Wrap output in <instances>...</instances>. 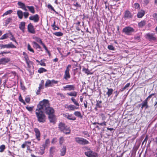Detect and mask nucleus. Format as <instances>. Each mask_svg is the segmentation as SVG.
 <instances>
[{"mask_svg":"<svg viewBox=\"0 0 157 157\" xmlns=\"http://www.w3.org/2000/svg\"><path fill=\"white\" fill-rule=\"evenodd\" d=\"M29 19L30 20L33 21L34 22H37L39 21V15L38 14H36L30 16L29 17Z\"/></svg>","mask_w":157,"mask_h":157,"instance_id":"obj_14","label":"nucleus"},{"mask_svg":"<svg viewBox=\"0 0 157 157\" xmlns=\"http://www.w3.org/2000/svg\"><path fill=\"white\" fill-rule=\"evenodd\" d=\"M13 12V10H9L8 11H7L6 12H5L3 14V16L7 15L9 14H10L12 13Z\"/></svg>","mask_w":157,"mask_h":157,"instance_id":"obj_44","label":"nucleus"},{"mask_svg":"<svg viewBox=\"0 0 157 157\" xmlns=\"http://www.w3.org/2000/svg\"><path fill=\"white\" fill-rule=\"evenodd\" d=\"M27 8L29 11L32 13H35V10L34 7L33 6H26Z\"/></svg>","mask_w":157,"mask_h":157,"instance_id":"obj_25","label":"nucleus"},{"mask_svg":"<svg viewBox=\"0 0 157 157\" xmlns=\"http://www.w3.org/2000/svg\"><path fill=\"white\" fill-rule=\"evenodd\" d=\"M32 44L34 48L37 49H41V46L36 41H33L32 42Z\"/></svg>","mask_w":157,"mask_h":157,"instance_id":"obj_20","label":"nucleus"},{"mask_svg":"<svg viewBox=\"0 0 157 157\" xmlns=\"http://www.w3.org/2000/svg\"><path fill=\"white\" fill-rule=\"evenodd\" d=\"M64 117L67 118L68 120H76V118L73 116L72 114H69L68 113H66L63 114Z\"/></svg>","mask_w":157,"mask_h":157,"instance_id":"obj_13","label":"nucleus"},{"mask_svg":"<svg viewBox=\"0 0 157 157\" xmlns=\"http://www.w3.org/2000/svg\"><path fill=\"white\" fill-rule=\"evenodd\" d=\"M108 49L111 50H115L114 47L112 45H109L108 46Z\"/></svg>","mask_w":157,"mask_h":157,"instance_id":"obj_53","label":"nucleus"},{"mask_svg":"<svg viewBox=\"0 0 157 157\" xmlns=\"http://www.w3.org/2000/svg\"><path fill=\"white\" fill-rule=\"evenodd\" d=\"M29 13L26 12H24L23 13V15H24L25 18H27L29 16Z\"/></svg>","mask_w":157,"mask_h":157,"instance_id":"obj_51","label":"nucleus"},{"mask_svg":"<svg viewBox=\"0 0 157 157\" xmlns=\"http://www.w3.org/2000/svg\"><path fill=\"white\" fill-rule=\"evenodd\" d=\"M35 113L38 121L40 123H44L46 121V116L42 109H39V107L36 109Z\"/></svg>","mask_w":157,"mask_h":157,"instance_id":"obj_2","label":"nucleus"},{"mask_svg":"<svg viewBox=\"0 0 157 157\" xmlns=\"http://www.w3.org/2000/svg\"><path fill=\"white\" fill-rule=\"evenodd\" d=\"M31 142L30 141H26L21 145V147L22 148H24L26 147H27V150L29 152L31 153L32 151V150L31 149L30 146L31 145Z\"/></svg>","mask_w":157,"mask_h":157,"instance_id":"obj_7","label":"nucleus"},{"mask_svg":"<svg viewBox=\"0 0 157 157\" xmlns=\"http://www.w3.org/2000/svg\"><path fill=\"white\" fill-rule=\"evenodd\" d=\"M10 60L9 58H3L0 59V64H5Z\"/></svg>","mask_w":157,"mask_h":157,"instance_id":"obj_19","label":"nucleus"},{"mask_svg":"<svg viewBox=\"0 0 157 157\" xmlns=\"http://www.w3.org/2000/svg\"><path fill=\"white\" fill-rule=\"evenodd\" d=\"M97 107L100 108L102 107L101 101L99 100L97 101V103L96 104Z\"/></svg>","mask_w":157,"mask_h":157,"instance_id":"obj_36","label":"nucleus"},{"mask_svg":"<svg viewBox=\"0 0 157 157\" xmlns=\"http://www.w3.org/2000/svg\"><path fill=\"white\" fill-rule=\"evenodd\" d=\"M71 100L73 103L76 105V106L78 107V108H79V104L75 99L74 98H71Z\"/></svg>","mask_w":157,"mask_h":157,"instance_id":"obj_28","label":"nucleus"},{"mask_svg":"<svg viewBox=\"0 0 157 157\" xmlns=\"http://www.w3.org/2000/svg\"><path fill=\"white\" fill-rule=\"evenodd\" d=\"M73 63H72V68H75V67H78V65H79L77 63V62H74L73 60Z\"/></svg>","mask_w":157,"mask_h":157,"instance_id":"obj_57","label":"nucleus"},{"mask_svg":"<svg viewBox=\"0 0 157 157\" xmlns=\"http://www.w3.org/2000/svg\"><path fill=\"white\" fill-rule=\"evenodd\" d=\"M58 128L59 130L66 134H68L70 133L71 129L70 127L63 123L61 122L58 125Z\"/></svg>","mask_w":157,"mask_h":157,"instance_id":"obj_3","label":"nucleus"},{"mask_svg":"<svg viewBox=\"0 0 157 157\" xmlns=\"http://www.w3.org/2000/svg\"><path fill=\"white\" fill-rule=\"evenodd\" d=\"M107 89L108 90V91L106 92V94L107 95L108 97H109L112 94L113 92V90L112 88H109L107 87Z\"/></svg>","mask_w":157,"mask_h":157,"instance_id":"obj_29","label":"nucleus"},{"mask_svg":"<svg viewBox=\"0 0 157 157\" xmlns=\"http://www.w3.org/2000/svg\"><path fill=\"white\" fill-rule=\"evenodd\" d=\"M146 24V21L145 20L142 21L138 24V26L139 28H143Z\"/></svg>","mask_w":157,"mask_h":157,"instance_id":"obj_24","label":"nucleus"},{"mask_svg":"<svg viewBox=\"0 0 157 157\" xmlns=\"http://www.w3.org/2000/svg\"><path fill=\"white\" fill-rule=\"evenodd\" d=\"M132 15L130 12L128 10H126L124 12V18L125 19H128L132 18Z\"/></svg>","mask_w":157,"mask_h":157,"instance_id":"obj_15","label":"nucleus"},{"mask_svg":"<svg viewBox=\"0 0 157 157\" xmlns=\"http://www.w3.org/2000/svg\"><path fill=\"white\" fill-rule=\"evenodd\" d=\"M55 147H52L50 148L49 150L50 155H53L55 151Z\"/></svg>","mask_w":157,"mask_h":157,"instance_id":"obj_41","label":"nucleus"},{"mask_svg":"<svg viewBox=\"0 0 157 157\" xmlns=\"http://www.w3.org/2000/svg\"><path fill=\"white\" fill-rule=\"evenodd\" d=\"M37 42H38L39 43H40V44H42L43 43L41 39L39 37H37L35 36V37L33 38Z\"/></svg>","mask_w":157,"mask_h":157,"instance_id":"obj_32","label":"nucleus"},{"mask_svg":"<svg viewBox=\"0 0 157 157\" xmlns=\"http://www.w3.org/2000/svg\"><path fill=\"white\" fill-rule=\"evenodd\" d=\"M133 7L135 9H139L140 7V5L139 4L137 3H135L133 4Z\"/></svg>","mask_w":157,"mask_h":157,"instance_id":"obj_46","label":"nucleus"},{"mask_svg":"<svg viewBox=\"0 0 157 157\" xmlns=\"http://www.w3.org/2000/svg\"><path fill=\"white\" fill-rule=\"evenodd\" d=\"M49 103L48 100L44 99L40 101L37 107H39V109H42L43 110H45L46 113L48 116L53 115L54 113V110L52 108L49 106Z\"/></svg>","mask_w":157,"mask_h":157,"instance_id":"obj_1","label":"nucleus"},{"mask_svg":"<svg viewBox=\"0 0 157 157\" xmlns=\"http://www.w3.org/2000/svg\"><path fill=\"white\" fill-rule=\"evenodd\" d=\"M0 47L1 48H16V47L14 45L12 42L10 43V44H1Z\"/></svg>","mask_w":157,"mask_h":157,"instance_id":"obj_10","label":"nucleus"},{"mask_svg":"<svg viewBox=\"0 0 157 157\" xmlns=\"http://www.w3.org/2000/svg\"><path fill=\"white\" fill-rule=\"evenodd\" d=\"M155 33H148L146 35V38L150 41H154L156 39V37L155 36Z\"/></svg>","mask_w":157,"mask_h":157,"instance_id":"obj_8","label":"nucleus"},{"mask_svg":"<svg viewBox=\"0 0 157 157\" xmlns=\"http://www.w3.org/2000/svg\"><path fill=\"white\" fill-rule=\"evenodd\" d=\"M134 32L135 29L129 26L125 27L123 29L122 31V32L124 33L127 35H131Z\"/></svg>","mask_w":157,"mask_h":157,"instance_id":"obj_5","label":"nucleus"},{"mask_svg":"<svg viewBox=\"0 0 157 157\" xmlns=\"http://www.w3.org/2000/svg\"><path fill=\"white\" fill-rule=\"evenodd\" d=\"M70 78V75L69 74V69H66L64 75V78L67 80Z\"/></svg>","mask_w":157,"mask_h":157,"instance_id":"obj_21","label":"nucleus"},{"mask_svg":"<svg viewBox=\"0 0 157 157\" xmlns=\"http://www.w3.org/2000/svg\"><path fill=\"white\" fill-rule=\"evenodd\" d=\"M144 11L143 10H141L138 12L137 14V17L139 18H141L144 15Z\"/></svg>","mask_w":157,"mask_h":157,"instance_id":"obj_23","label":"nucleus"},{"mask_svg":"<svg viewBox=\"0 0 157 157\" xmlns=\"http://www.w3.org/2000/svg\"><path fill=\"white\" fill-rule=\"evenodd\" d=\"M18 100L20 101L21 103H22L24 104V105H26V103L25 101H24V100L23 99L21 95V94H20L19 96Z\"/></svg>","mask_w":157,"mask_h":157,"instance_id":"obj_39","label":"nucleus"},{"mask_svg":"<svg viewBox=\"0 0 157 157\" xmlns=\"http://www.w3.org/2000/svg\"><path fill=\"white\" fill-rule=\"evenodd\" d=\"M76 142L82 145H85L89 144V142L86 140L82 137H76L75 138Z\"/></svg>","mask_w":157,"mask_h":157,"instance_id":"obj_6","label":"nucleus"},{"mask_svg":"<svg viewBox=\"0 0 157 157\" xmlns=\"http://www.w3.org/2000/svg\"><path fill=\"white\" fill-rule=\"evenodd\" d=\"M53 34L58 36H60L63 35V33L61 32H56L54 33Z\"/></svg>","mask_w":157,"mask_h":157,"instance_id":"obj_42","label":"nucleus"},{"mask_svg":"<svg viewBox=\"0 0 157 157\" xmlns=\"http://www.w3.org/2000/svg\"><path fill=\"white\" fill-rule=\"evenodd\" d=\"M48 118L49 121L51 123H52L53 124L56 123V118L54 114L48 116Z\"/></svg>","mask_w":157,"mask_h":157,"instance_id":"obj_16","label":"nucleus"},{"mask_svg":"<svg viewBox=\"0 0 157 157\" xmlns=\"http://www.w3.org/2000/svg\"><path fill=\"white\" fill-rule=\"evenodd\" d=\"M50 143V141L49 139H46L45 141L44 144H43V146L46 147Z\"/></svg>","mask_w":157,"mask_h":157,"instance_id":"obj_49","label":"nucleus"},{"mask_svg":"<svg viewBox=\"0 0 157 157\" xmlns=\"http://www.w3.org/2000/svg\"><path fill=\"white\" fill-rule=\"evenodd\" d=\"M64 139L63 137H61L59 139V143L60 144H62L63 143Z\"/></svg>","mask_w":157,"mask_h":157,"instance_id":"obj_47","label":"nucleus"},{"mask_svg":"<svg viewBox=\"0 0 157 157\" xmlns=\"http://www.w3.org/2000/svg\"><path fill=\"white\" fill-rule=\"evenodd\" d=\"M9 36V34L8 33H6L2 36L0 38V40H4L6 39Z\"/></svg>","mask_w":157,"mask_h":157,"instance_id":"obj_38","label":"nucleus"},{"mask_svg":"<svg viewBox=\"0 0 157 157\" xmlns=\"http://www.w3.org/2000/svg\"><path fill=\"white\" fill-rule=\"evenodd\" d=\"M77 93L75 91L71 92L70 93H68L67 94V95L70 96H73L76 97L77 95Z\"/></svg>","mask_w":157,"mask_h":157,"instance_id":"obj_33","label":"nucleus"},{"mask_svg":"<svg viewBox=\"0 0 157 157\" xmlns=\"http://www.w3.org/2000/svg\"><path fill=\"white\" fill-rule=\"evenodd\" d=\"M48 8L49 9H51V10L53 11H55V10L53 8V7L50 4H48Z\"/></svg>","mask_w":157,"mask_h":157,"instance_id":"obj_54","label":"nucleus"},{"mask_svg":"<svg viewBox=\"0 0 157 157\" xmlns=\"http://www.w3.org/2000/svg\"><path fill=\"white\" fill-rule=\"evenodd\" d=\"M28 50L31 52H32L33 53L34 52V51L33 49L31 48V46L29 44H28L27 45Z\"/></svg>","mask_w":157,"mask_h":157,"instance_id":"obj_43","label":"nucleus"},{"mask_svg":"<svg viewBox=\"0 0 157 157\" xmlns=\"http://www.w3.org/2000/svg\"><path fill=\"white\" fill-rule=\"evenodd\" d=\"M28 30L29 32L32 34H35L36 33V31L35 28L34 26L31 23L28 24Z\"/></svg>","mask_w":157,"mask_h":157,"instance_id":"obj_9","label":"nucleus"},{"mask_svg":"<svg viewBox=\"0 0 157 157\" xmlns=\"http://www.w3.org/2000/svg\"><path fill=\"white\" fill-rule=\"evenodd\" d=\"M12 18L10 17L7 19L5 22L6 25H7L9 24L11 21Z\"/></svg>","mask_w":157,"mask_h":157,"instance_id":"obj_48","label":"nucleus"},{"mask_svg":"<svg viewBox=\"0 0 157 157\" xmlns=\"http://www.w3.org/2000/svg\"><path fill=\"white\" fill-rule=\"evenodd\" d=\"M64 106L69 111H73L75 109H79L78 108V107H76L72 105H64Z\"/></svg>","mask_w":157,"mask_h":157,"instance_id":"obj_11","label":"nucleus"},{"mask_svg":"<svg viewBox=\"0 0 157 157\" xmlns=\"http://www.w3.org/2000/svg\"><path fill=\"white\" fill-rule=\"evenodd\" d=\"M99 115L101 117V119L102 121L105 120L106 119L104 114L103 113H101L99 114Z\"/></svg>","mask_w":157,"mask_h":157,"instance_id":"obj_52","label":"nucleus"},{"mask_svg":"<svg viewBox=\"0 0 157 157\" xmlns=\"http://www.w3.org/2000/svg\"><path fill=\"white\" fill-rule=\"evenodd\" d=\"M152 17L157 23V13H154L152 15Z\"/></svg>","mask_w":157,"mask_h":157,"instance_id":"obj_56","label":"nucleus"},{"mask_svg":"<svg viewBox=\"0 0 157 157\" xmlns=\"http://www.w3.org/2000/svg\"><path fill=\"white\" fill-rule=\"evenodd\" d=\"M66 146H63L62 148L60 150V155L62 156L66 154Z\"/></svg>","mask_w":157,"mask_h":157,"instance_id":"obj_22","label":"nucleus"},{"mask_svg":"<svg viewBox=\"0 0 157 157\" xmlns=\"http://www.w3.org/2000/svg\"><path fill=\"white\" fill-rule=\"evenodd\" d=\"M51 84L52 86L54 84H57L58 82V81H55L54 80H51Z\"/></svg>","mask_w":157,"mask_h":157,"instance_id":"obj_60","label":"nucleus"},{"mask_svg":"<svg viewBox=\"0 0 157 157\" xmlns=\"http://www.w3.org/2000/svg\"><path fill=\"white\" fill-rule=\"evenodd\" d=\"M149 107V106L148 105L147 102H145L143 101L142 102V106L141 107V109H142L144 108H145V109H147Z\"/></svg>","mask_w":157,"mask_h":157,"instance_id":"obj_30","label":"nucleus"},{"mask_svg":"<svg viewBox=\"0 0 157 157\" xmlns=\"http://www.w3.org/2000/svg\"><path fill=\"white\" fill-rule=\"evenodd\" d=\"M85 149L86 151L84 152L85 155L88 157H98V154L92 151L88 147H86Z\"/></svg>","mask_w":157,"mask_h":157,"instance_id":"obj_4","label":"nucleus"},{"mask_svg":"<svg viewBox=\"0 0 157 157\" xmlns=\"http://www.w3.org/2000/svg\"><path fill=\"white\" fill-rule=\"evenodd\" d=\"M45 147H45L44 146H43V145H42V146L40 147V152L41 155L43 154L44 153Z\"/></svg>","mask_w":157,"mask_h":157,"instance_id":"obj_35","label":"nucleus"},{"mask_svg":"<svg viewBox=\"0 0 157 157\" xmlns=\"http://www.w3.org/2000/svg\"><path fill=\"white\" fill-rule=\"evenodd\" d=\"M33 107L26 106V108L29 111L31 112L33 110Z\"/></svg>","mask_w":157,"mask_h":157,"instance_id":"obj_55","label":"nucleus"},{"mask_svg":"<svg viewBox=\"0 0 157 157\" xmlns=\"http://www.w3.org/2000/svg\"><path fill=\"white\" fill-rule=\"evenodd\" d=\"M106 122L105 121H104L102 123H98V124L101 126H106Z\"/></svg>","mask_w":157,"mask_h":157,"instance_id":"obj_58","label":"nucleus"},{"mask_svg":"<svg viewBox=\"0 0 157 157\" xmlns=\"http://www.w3.org/2000/svg\"><path fill=\"white\" fill-rule=\"evenodd\" d=\"M17 5L20 6V8L23 10H24L27 11V10L26 9L27 7L25 4L21 2H18L17 3Z\"/></svg>","mask_w":157,"mask_h":157,"instance_id":"obj_18","label":"nucleus"},{"mask_svg":"<svg viewBox=\"0 0 157 157\" xmlns=\"http://www.w3.org/2000/svg\"><path fill=\"white\" fill-rule=\"evenodd\" d=\"M64 88H68L69 90H74L75 89V87L74 85H67L63 87Z\"/></svg>","mask_w":157,"mask_h":157,"instance_id":"obj_31","label":"nucleus"},{"mask_svg":"<svg viewBox=\"0 0 157 157\" xmlns=\"http://www.w3.org/2000/svg\"><path fill=\"white\" fill-rule=\"evenodd\" d=\"M34 131L35 133L36 138L38 141L40 140V134L39 130L37 128H34Z\"/></svg>","mask_w":157,"mask_h":157,"instance_id":"obj_12","label":"nucleus"},{"mask_svg":"<svg viewBox=\"0 0 157 157\" xmlns=\"http://www.w3.org/2000/svg\"><path fill=\"white\" fill-rule=\"evenodd\" d=\"M25 72L26 73H27V74H29L31 75L33 74L34 70L33 69H26V71Z\"/></svg>","mask_w":157,"mask_h":157,"instance_id":"obj_40","label":"nucleus"},{"mask_svg":"<svg viewBox=\"0 0 157 157\" xmlns=\"http://www.w3.org/2000/svg\"><path fill=\"white\" fill-rule=\"evenodd\" d=\"M45 86L46 87L48 86H52L51 80H47L46 82Z\"/></svg>","mask_w":157,"mask_h":157,"instance_id":"obj_34","label":"nucleus"},{"mask_svg":"<svg viewBox=\"0 0 157 157\" xmlns=\"http://www.w3.org/2000/svg\"><path fill=\"white\" fill-rule=\"evenodd\" d=\"M82 71L83 72L87 74V75H92L94 73L93 72H92L91 70L90 69H82Z\"/></svg>","mask_w":157,"mask_h":157,"instance_id":"obj_27","label":"nucleus"},{"mask_svg":"<svg viewBox=\"0 0 157 157\" xmlns=\"http://www.w3.org/2000/svg\"><path fill=\"white\" fill-rule=\"evenodd\" d=\"M25 22L24 21L21 22L19 24V28L23 33L25 32Z\"/></svg>","mask_w":157,"mask_h":157,"instance_id":"obj_17","label":"nucleus"},{"mask_svg":"<svg viewBox=\"0 0 157 157\" xmlns=\"http://www.w3.org/2000/svg\"><path fill=\"white\" fill-rule=\"evenodd\" d=\"M25 101L27 103H29L30 101V98L29 97H27L25 98Z\"/></svg>","mask_w":157,"mask_h":157,"instance_id":"obj_62","label":"nucleus"},{"mask_svg":"<svg viewBox=\"0 0 157 157\" xmlns=\"http://www.w3.org/2000/svg\"><path fill=\"white\" fill-rule=\"evenodd\" d=\"M23 13L22 11L20 10H18L17 11V14L19 18L20 19H22L23 17Z\"/></svg>","mask_w":157,"mask_h":157,"instance_id":"obj_26","label":"nucleus"},{"mask_svg":"<svg viewBox=\"0 0 157 157\" xmlns=\"http://www.w3.org/2000/svg\"><path fill=\"white\" fill-rule=\"evenodd\" d=\"M10 39L13 41L15 42L17 44V42L15 38L13 37V36L12 35V38H11Z\"/></svg>","mask_w":157,"mask_h":157,"instance_id":"obj_63","label":"nucleus"},{"mask_svg":"<svg viewBox=\"0 0 157 157\" xmlns=\"http://www.w3.org/2000/svg\"><path fill=\"white\" fill-rule=\"evenodd\" d=\"M74 114L76 116L80 118H82V116L81 113L79 111H75L74 113Z\"/></svg>","mask_w":157,"mask_h":157,"instance_id":"obj_37","label":"nucleus"},{"mask_svg":"<svg viewBox=\"0 0 157 157\" xmlns=\"http://www.w3.org/2000/svg\"><path fill=\"white\" fill-rule=\"evenodd\" d=\"M24 58L27 63L28 64V62L29 61V59L28 56H27V54H25V56Z\"/></svg>","mask_w":157,"mask_h":157,"instance_id":"obj_50","label":"nucleus"},{"mask_svg":"<svg viewBox=\"0 0 157 157\" xmlns=\"http://www.w3.org/2000/svg\"><path fill=\"white\" fill-rule=\"evenodd\" d=\"M40 64L42 66H45V63L44 62V61L43 60H41L40 61Z\"/></svg>","mask_w":157,"mask_h":157,"instance_id":"obj_59","label":"nucleus"},{"mask_svg":"<svg viewBox=\"0 0 157 157\" xmlns=\"http://www.w3.org/2000/svg\"><path fill=\"white\" fill-rule=\"evenodd\" d=\"M6 148L5 146L4 145H2L0 146V152H3Z\"/></svg>","mask_w":157,"mask_h":157,"instance_id":"obj_45","label":"nucleus"},{"mask_svg":"<svg viewBox=\"0 0 157 157\" xmlns=\"http://www.w3.org/2000/svg\"><path fill=\"white\" fill-rule=\"evenodd\" d=\"M144 4L147 5L149 2L150 0H143Z\"/></svg>","mask_w":157,"mask_h":157,"instance_id":"obj_64","label":"nucleus"},{"mask_svg":"<svg viewBox=\"0 0 157 157\" xmlns=\"http://www.w3.org/2000/svg\"><path fill=\"white\" fill-rule=\"evenodd\" d=\"M46 71H47L46 69H38V72L40 73H41Z\"/></svg>","mask_w":157,"mask_h":157,"instance_id":"obj_61","label":"nucleus"}]
</instances>
